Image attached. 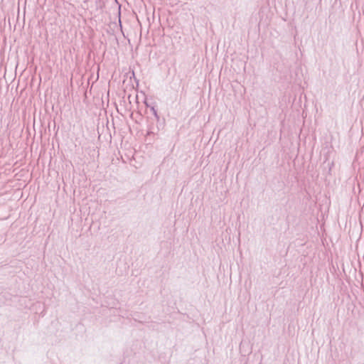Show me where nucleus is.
I'll list each match as a JSON object with an SVG mask.
<instances>
[{
  "label": "nucleus",
  "mask_w": 364,
  "mask_h": 364,
  "mask_svg": "<svg viewBox=\"0 0 364 364\" xmlns=\"http://www.w3.org/2000/svg\"><path fill=\"white\" fill-rule=\"evenodd\" d=\"M151 110L152 111V112H153L154 115L156 117V119H159V115H158V114H157V111H156V109L154 107H152L151 108Z\"/></svg>",
  "instance_id": "f257e3e1"
},
{
  "label": "nucleus",
  "mask_w": 364,
  "mask_h": 364,
  "mask_svg": "<svg viewBox=\"0 0 364 364\" xmlns=\"http://www.w3.org/2000/svg\"><path fill=\"white\" fill-rule=\"evenodd\" d=\"M139 26H140V29H141V30L143 29L142 24H141V23H139Z\"/></svg>",
  "instance_id": "f03ea898"
},
{
  "label": "nucleus",
  "mask_w": 364,
  "mask_h": 364,
  "mask_svg": "<svg viewBox=\"0 0 364 364\" xmlns=\"http://www.w3.org/2000/svg\"><path fill=\"white\" fill-rule=\"evenodd\" d=\"M147 25V31H149L150 26H151V24H146Z\"/></svg>",
  "instance_id": "7ed1b4c3"
},
{
  "label": "nucleus",
  "mask_w": 364,
  "mask_h": 364,
  "mask_svg": "<svg viewBox=\"0 0 364 364\" xmlns=\"http://www.w3.org/2000/svg\"><path fill=\"white\" fill-rule=\"evenodd\" d=\"M118 26H119V28H120L121 29L122 28V23L118 24Z\"/></svg>",
  "instance_id": "20e7f679"
},
{
  "label": "nucleus",
  "mask_w": 364,
  "mask_h": 364,
  "mask_svg": "<svg viewBox=\"0 0 364 364\" xmlns=\"http://www.w3.org/2000/svg\"><path fill=\"white\" fill-rule=\"evenodd\" d=\"M122 21H121V19H120V17L119 18V23H121Z\"/></svg>",
  "instance_id": "39448f33"
},
{
  "label": "nucleus",
  "mask_w": 364,
  "mask_h": 364,
  "mask_svg": "<svg viewBox=\"0 0 364 364\" xmlns=\"http://www.w3.org/2000/svg\"><path fill=\"white\" fill-rule=\"evenodd\" d=\"M8 21H9V23H10V21H11V20H10V18H9H9H8Z\"/></svg>",
  "instance_id": "423d86ee"
}]
</instances>
